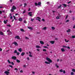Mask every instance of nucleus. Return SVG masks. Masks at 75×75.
I'll return each mask as SVG.
<instances>
[{"instance_id": "nucleus-1", "label": "nucleus", "mask_w": 75, "mask_h": 75, "mask_svg": "<svg viewBox=\"0 0 75 75\" xmlns=\"http://www.w3.org/2000/svg\"><path fill=\"white\" fill-rule=\"evenodd\" d=\"M46 60L47 61H48V62H49L51 63L52 62V60L50 59V58H48V57L46 58Z\"/></svg>"}, {"instance_id": "nucleus-2", "label": "nucleus", "mask_w": 75, "mask_h": 75, "mask_svg": "<svg viewBox=\"0 0 75 75\" xmlns=\"http://www.w3.org/2000/svg\"><path fill=\"white\" fill-rule=\"evenodd\" d=\"M15 38L16 39V38L18 40H20V36L18 35L16 36L15 37Z\"/></svg>"}, {"instance_id": "nucleus-3", "label": "nucleus", "mask_w": 75, "mask_h": 75, "mask_svg": "<svg viewBox=\"0 0 75 75\" xmlns=\"http://www.w3.org/2000/svg\"><path fill=\"white\" fill-rule=\"evenodd\" d=\"M12 59H13L14 60H16V59H17V57L14 56H12L11 57Z\"/></svg>"}, {"instance_id": "nucleus-4", "label": "nucleus", "mask_w": 75, "mask_h": 75, "mask_svg": "<svg viewBox=\"0 0 75 75\" xmlns=\"http://www.w3.org/2000/svg\"><path fill=\"white\" fill-rule=\"evenodd\" d=\"M4 73L5 74H6V75H8V74H10V72L8 71H5L4 72Z\"/></svg>"}, {"instance_id": "nucleus-5", "label": "nucleus", "mask_w": 75, "mask_h": 75, "mask_svg": "<svg viewBox=\"0 0 75 75\" xmlns=\"http://www.w3.org/2000/svg\"><path fill=\"white\" fill-rule=\"evenodd\" d=\"M12 8L14 10H16L17 8L14 5H13Z\"/></svg>"}, {"instance_id": "nucleus-6", "label": "nucleus", "mask_w": 75, "mask_h": 75, "mask_svg": "<svg viewBox=\"0 0 75 75\" xmlns=\"http://www.w3.org/2000/svg\"><path fill=\"white\" fill-rule=\"evenodd\" d=\"M13 44H14L16 46H18V44L17 42H14L13 43Z\"/></svg>"}, {"instance_id": "nucleus-7", "label": "nucleus", "mask_w": 75, "mask_h": 75, "mask_svg": "<svg viewBox=\"0 0 75 75\" xmlns=\"http://www.w3.org/2000/svg\"><path fill=\"white\" fill-rule=\"evenodd\" d=\"M28 15L30 16V17H32V12H29L28 13Z\"/></svg>"}, {"instance_id": "nucleus-8", "label": "nucleus", "mask_w": 75, "mask_h": 75, "mask_svg": "<svg viewBox=\"0 0 75 75\" xmlns=\"http://www.w3.org/2000/svg\"><path fill=\"white\" fill-rule=\"evenodd\" d=\"M50 42L52 44H54V42H55V41H51Z\"/></svg>"}, {"instance_id": "nucleus-9", "label": "nucleus", "mask_w": 75, "mask_h": 75, "mask_svg": "<svg viewBox=\"0 0 75 75\" xmlns=\"http://www.w3.org/2000/svg\"><path fill=\"white\" fill-rule=\"evenodd\" d=\"M67 33H70L71 32V29H69L68 30H67Z\"/></svg>"}, {"instance_id": "nucleus-10", "label": "nucleus", "mask_w": 75, "mask_h": 75, "mask_svg": "<svg viewBox=\"0 0 75 75\" xmlns=\"http://www.w3.org/2000/svg\"><path fill=\"white\" fill-rule=\"evenodd\" d=\"M25 54V53L24 52H23L21 54V55L22 56H24V55Z\"/></svg>"}, {"instance_id": "nucleus-11", "label": "nucleus", "mask_w": 75, "mask_h": 75, "mask_svg": "<svg viewBox=\"0 0 75 75\" xmlns=\"http://www.w3.org/2000/svg\"><path fill=\"white\" fill-rule=\"evenodd\" d=\"M18 50L19 52H21L22 51V49H21V48H20L18 49Z\"/></svg>"}, {"instance_id": "nucleus-12", "label": "nucleus", "mask_w": 75, "mask_h": 75, "mask_svg": "<svg viewBox=\"0 0 75 75\" xmlns=\"http://www.w3.org/2000/svg\"><path fill=\"white\" fill-rule=\"evenodd\" d=\"M45 64H50V62H49L47 61H45Z\"/></svg>"}, {"instance_id": "nucleus-13", "label": "nucleus", "mask_w": 75, "mask_h": 75, "mask_svg": "<svg viewBox=\"0 0 75 75\" xmlns=\"http://www.w3.org/2000/svg\"><path fill=\"white\" fill-rule=\"evenodd\" d=\"M0 35H4V33H3L2 32L0 31Z\"/></svg>"}, {"instance_id": "nucleus-14", "label": "nucleus", "mask_w": 75, "mask_h": 75, "mask_svg": "<svg viewBox=\"0 0 75 75\" xmlns=\"http://www.w3.org/2000/svg\"><path fill=\"white\" fill-rule=\"evenodd\" d=\"M16 62H18V63H20V61L19 60H18V59H17Z\"/></svg>"}, {"instance_id": "nucleus-15", "label": "nucleus", "mask_w": 75, "mask_h": 75, "mask_svg": "<svg viewBox=\"0 0 75 75\" xmlns=\"http://www.w3.org/2000/svg\"><path fill=\"white\" fill-rule=\"evenodd\" d=\"M62 5H63V6H64L65 7H67V4H62Z\"/></svg>"}, {"instance_id": "nucleus-16", "label": "nucleus", "mask_w": 75, "mask_h": 75, "mask_svg": "<svg viewBox=\"0 0 75 75\" xmlns=\"http://www.w3.org/2000/svg\"><path fill=\"white\" fill-rule=\"evenodd\" d=\"M40 44L42 45H43L44 44V42H43L42 41H40Z\"/></svg>"}, {"instance_id": "nucleus-17", "label": "nucleus", "mask_w": 75, "mask_h": 75, "mask_svg": "<svg viewBox=\"0 0 75 75\" xmlns=\"http://www.w3.org/2000/svg\"><path fill=\"white\" fill-rule=\"evenodd\" d=\"M20 30L21 31H22V32H24V31H25L24 30V29H22V28H21L20 29Z\"/></svg>"}, {"instance_id": "nucleus-18", "label": "nucleus", "mask_w": 75, "mask_h": 75, "mask_svg": "<svg viewBox=\"0 0 75 75\" xmlns=\"http://www.w3.org/2000/svg\"><path fill=\"white\" fill-rule=\"evenodd\" d=\"M62 7V5L60 4L59 6H58L57 7L58 8H61Z\"/></svg>"}, {"instance_id": "nucleus-19", "label": "nucleus", "mask_w": 75, "mask_h": 75, "mask_svg": "<svg viewBox=\"0 0 75 75\" xmlns=\"http://www.w3.org/2000/svg\"><path fill=\"white\" fill-rule=\"evenodd\" d=\"M65 41L66 42H69V40H67V39H64Z\"/></svg>"}, {"instance_id": "nucleus-20", "label": "nucleus", "mask_w": 75, "mask_h": 75, "mask_svg": "<svg viewBox=\"0 0 75 75\" xmlns=\"http://www.w3.org/2000/svg\"><path fill=\"white\" fill-rule=\"evenodd\" d=\"M23 20V19H22V18H20L19 19V21H21Z\"/></svg>"}, {"instance_id": "nucleus-21", "label": "nucleus", "mask_w": 75, "mask_h": 75, "mask_svg": "<svg viewBox=\"0 0 75 75\" xmlns=\"http://www.w3.org/2000/svg\"><path fill=\"white\" fill-rule=\"evenodd\" d=\"M28 28L29 29H30V30H33V28H32V27H28Z\"/></svg>"}, {"instance_id": "nucleus-22", "label": "nucleus", "mask_w": 75, "mask_h": 75, "mask_svg": "<svg viewBox=\"0 0 75 75\" xmlns=\"http://www.w3.org/2000/svg\"><path fill=\"white\" fill-rule=\"evenodd\" d=\"M42 30H47V27H44L43 28H42Z\"/></svg>"}, {"instance_id": "nucleus-23", "label": "nucleus", "mask_w": 75, "mask_h": 75, "mask_svg": "<svg viewBox=\"0 0 75 75\" xmlns=\"http://www.w3.org/2000/svg\"><path fill=\"white\" fill-rule=\"evenodd\" d=\"M41 4V3L40 2H38V6H40Z\"/></svg>"}, {"instance_id": "nucleus-24", "label": "nucleus", "mask_w": 75, "mask_h": 75, "mask_svg": "<svg viewBox=\"0 0 75 75\" xmlns=\"http://www.w3.org/2000/svg\"><path fill=\"white\" fill-rule=\"evenodd\" d=\"M61 50L62 52H64V51H65V50H64V48H62Z\"/></svg>"}, {"instance_id": "nucleus-25", "label": "nucleus", "mask_w": 75, "mask_h": 75, "mask_svg": "<svg viewBox=\"0 0 75 75\" xmlns=\"http://www.w3.org/2000/svg\"><path fill=\"white\" fill-rule=\"evenodd\" d=\"M36 48H40V46L38 45H36Z\"/></svg>"}, {"instance_id": "nucleus-26", "label": "nucleus", "mask_w": 75, "mask_h": 75, "mask_svg": "<svg viewBox=\"0 0 75 75\" xmlns=\"http://www.w3.org/2000/svg\"><path fill=\"white\" fill-rule=\"evenodd\" d=\"M13 53H16V54H17V50H15Z\"/></svg>"}, {"instance_id": "nucleus-27", "label": "nucleus", "mask_w": 75, "mask_h": 75, "mask_svg": "<svg viewBox=\"0 0 75 75\" xmlns=\"http://www.w3.org/2000/svg\"><path fill=\"white\" fill-rule=\"evenodd\" d=\"M55 66L57 68H59V66L57 65V64H56Z\"/></svg>"}, {"instance_id": "nucleus-28", "label": "nucleus", "mask_w": 75, "mask_h": 75, "mask_svg": "<svg viewBox=\"0 0 75 75\" xmlns=\"http://www.w3.org/2000/svg\"><path fill=\"white\" fill-rule=\"evenodd\" d=\"M52 29L53 30H55V28L54 27H52Z\"/></svg>"}, {"instance_id": "nucleus-29", "label": "nucleus", "mask_w": 75, "mask_h": 75, "mask_svg": "<svg viewBox=\"0 0 75 75\" xmlns=\"http://www.w3.org/2000/svg\"><path fill=\"white\" fill-rule=\"evenodd\" d=\"M35 5L36 6H38V4H37V3L36 2H35Z\"/></svg>"}, {"instance_id": "nucleus-30", "label": "nucleus", "mask_w": 75, "mask_h": 75, "mask_svg": "<svg viewBox=\"0 0 75 75\" xmlns=\"http://www.w3.org/2000/svg\"><path fill=\"white\" fill-rule=\"evenodd\" d=\"M56 18V19H59V17L58 16H57Z\"/></svg>"}, {"instance_id": "nucleus-31", "label": "nucleus", "mask_w": 75, "mask_h": 75, "mask_svg": "<svg viewBox=\"0 0 75 75\" xmlns=\"http://www.w3.org/2000/svg\"><path fill=\"white\" fill-rule=\"evenodd\" d=\"M59 71L60 72H63V70H62V69H61L59 70Z\"/></svg>"}, {"instance_id": "nucleus-32", "label": "nucleus", "mask_w": 75, "mask_h": 75, "mask_svg": "<svg viewBox=\"0 0 75 75\" xmlns=\"http://www.w3.org/2000/svg\"><path fill=\"white\" fill-rule=\"evenodd\" d=\"M4 24H7V22H6V21H4Z\"/></svg>"}, {"instance_id": "nucleus-33", "label": "nucleus", "mask_w": 75, "mask_h": 75, "mask_svg": "<svg viewBox=\"0 0 75 75\" xmlns=\"http://www.w3.org/2000/svg\"><path fill=\"white\" fill-rule=\"evenodd\" d=\"M34 20V19H32V18H31V21H33Z\"/></svg>"}, {"instance_id": "nucleus-34", "label": "nucleus", "mask_w": 75, "mask_h": 75, "mask_svg": "<svg viewBox=\"0 0 75 75\" xmlns=\"http://www.w3.org/2000/svg\"><path fill=\"white\" fill-rule=\"evenodd\" d=\"M11 64H12V65H14V62H11Z\"/></svg>"}, {"instance_id": "nucleus-35", "label": "nucleus", "mask_w": 75, "mask_h": 75, "mask_svg": "<svg viewBox=\"0 0 75 75\" xmlns=\"http://www.w3.org/2000/svg\"><path fill=\"white\" fill-rule=\"evenodd\" d=\"M8 63H9V64H11V62L10 61V60H8Z\"/></svg>"}, {"instance_id": "nucleus-36", "label": "nucleus", "mask_w": 75, "mask_h": 75, "mask_svg": "<svg viewBox=\"0 0 75 75\" xmlns=\"http://www.w3.org/2000/svg\"><path fill=\"white\" fill-rule=\"evenodd\" d=\"M11 12H14V10L12 8L11 9Z\"/></svg>"}, {"instance_id": "nucleus-37", "label": "nucleus", "mask_w": 75, "mask_h": 75, "mask_svg": "<svg viewBox=\"0 0 75 75\" xmlns=\"http://www.w3.org/2000/svg\"><path fill=\"white\" fill-rule=\"evenodd\" d=\"M72 71H73V72H75V69H72Z\"/></svg>"}, {"instance_id": "nucleus-38", "label": "nucleus", "mask_w": 75, "mask_h": 75, "mask_svg": "<svg viewBox=\"0 0 75 75\" xmlns=\"http://www.w3.org/2000/svg\"><path fill=\"white\" fill-rule=\"evenodd\" d=\"M9 67H11V68H13V67L11 65H9Z\"/></svg>"}, {"instance_id": "nucleus-39", "label": "nucleus", "mask_w": 75, "mask_h": 75, "mask_svg": "<svg viewBox=\"0 0 75 75\" xmlns=\"http://www.w3.org/2000/svg\"><path fill=\"white\" fill-rule=\"evenodd\" d=\"M24 7H25L27 6V4L25 3L24 4Z\"/></svg>"}, {"instance_id": "nucleus-40", "label": "nucleus", "mask_w": 75, "mask_h": 75, "mask_svg": "<svg viewBox=\"0 0 75 75\" xmlns=\"http://www.w3.org/2000/svg\"><path fill=\"white\" fill-rule=\"evenodd\" d=\"M10 30H8L7 31V33H9V32H10Z\"/></svg>"}, {"instance_id": "nucleus-41", "label": "nucleus", "mask_w": 75, "mask_h": 75, "mask_svg": "<svg viewBox=\"0 0 75 75\" xmlns=\"http://www.w3.org/2000/svg\"><path fill=\"white\" fill-rule=\"evenodd\" d=\"M72 38H75V35H73V36H72Z\"/></svg>"}, {"instance_id": "nucleus-42", "label": "nucleus", "mask_w": 75, "mask_h": 75, "mask_svg": "<svg viewBox=\"0 0 75 75\" xmlns=\"http://www.w3.org/2000/svg\"><path fill=\"white\" fill-rule=\"evenodd\" d=\"M16 53H17V55H19V54H20V53L18 52H17Z\"/></svg>"}, {"instance_id": "nucleus-43", "label": "nucleus", "mask_w": 75, "mask_h": 75, "mask_svg": "<svg viewBox=\"0 0 75 75\" xmlns=\"http://www.w3.org/2000/svg\"><path fill=\"white\" fill-rule=\"evenodd\" d=\"M43 51H45V52H46V51H47V50H46V49H43Z\"/></svg>"}, {"instance_id": "nucleus-44", "label": "nucleus", "mask_w": 75, "mask_h": 75, "mask_svg": "<svg viewBox=\"0 0 75 75\" xmlns=\"http://www.w3.org/2000/svg\"><path fill=\"white\" fill-rule=\"evenodd\" d=\"M74 72H71V75H74Z\"/></svg>"}, {"instance_id": "nucleus-45", "label": "nucleus", "mask_w": 75, "mask_h": 75, "mask_svg": "<svg viewBox=\"0 0 75 75\" xmlns=\"http://www.w3.org/2000/svg\"><path fill=\"white\" fill-rule=\"evenodd\" d=\"M13 17L14 19V20H16V16H14L13 15Z\"/></svg>"}, {"instance_id": "nucleus-46", "label": "nucleus", "mask_w": 75, "mask_h": 75, "mask_svg": "<svg viewBox=\"0 0 75 75\" xmlns=\"http://www.w3.org/2000/svg\"><path fill=\"white\" fill-rule=\"evenodd\" d=\"M7 26H8V27H11V25H10V24H8V25H7Z\"/></svg>"}, {"instance_id": "nucleus-47", "label": "nucleus", "mask_w": 75, "mask_h": 75, "mask_svg": "<svg viewBox=\"0 0 75 75\" xmlns=\"http://www.w3.org/2000/svg\"><path fill=\"white\" fill-rule=\"evenodd\" d=\"M36 20H38L40 22L41 21L40 19H36Z\"/></svg>"}, {"instance_id": "nucleus-48", "label": "nucleus", "mask_w": 75, "mask_h": 75, "mask_svg": "<svg viewBox=\"0 0 75 75\" xmlns=\"http://www.w3.org/2000/svg\"><path fill=\"white\" fill-rule=\"evenodd\" d=\"M72 20H73V21H74V20H75V18H74V16H73L72 18Z\"/></svg>"}, {"instance_id": "nucleus-49", "label": "nucleus", "mask_w": 75, "mask_h": 75, "mask_svg": "<svg viewBox=\"0 0 75 75\" xmlns=\"http://www.w3.org/2000/svg\"><path fill=\"white\" fill-rule=\"evenodd\" d=\"M9 1L10 3H12L13 2V0H9Z\"/></svg>"}, {"instance_id": "nucleus-50", "label": "nucleus", "mask_w": 75, "mask_h": 75, "mask_svg": "<svg viewBox=\"0 0 75 75\" xmlns=\"http://www.w3.org/2000/svg\"><path fill=\"white\" fill-rule=\"evenodd\" d=\"M69 20H67L66 21V23H68V22H69Z\"/></svg>"}, {"instance_id": "nucleus-51", "label": "nucleus", "mask_w": 75, "mask_h": 75, "mask_svg": "<svg viewBox=\"0 0 75 75\" xmlns=\"http://www.w3.org/2000/svg\"><path fill=\"white\" fill-rule=\"evenodd\" d=\"M16 71H18V69H17L16 68H15L14 69Z\"/></svg>"}, {"instance_id": "nucleus-52", "label": "nucleus", "mask_w": 75, "mask_h": 75, "mask_svg": "<svg viewBox=\"0 0 75 75\" xmlns=\"http://www.w3.org/2000/svg\"><path fill=\"white\" fill-rule=\"evenodd\" d=\"M27 59L28 60V61H29L30 60V58H29V57H28L27 58Z\"/></svg>"}, {"instance_id": "nucleus-53", "label": "nucleus", "mask_w": 75, "mask_h": 75, "mask_svg": "<svg viewBox=\"0 0 75 75\" xmlns=\"http://www.w3.org/2000/svg\"><path fill=\"white\" fill-rule=\"evenodd\" d=\"M37 18H38V19H39V20L41 19V18L40 17H37Z\"/></svg>"}, {"instance_id": "nucleus-54", "label": "nucleus", "mask_w": 75, "mask_h": 75, "mask_svg": "<svg viewBox=\"0 0 75 75\" xmlns=\"http://www.w3.org/2000/svg\"><path fill=\"white\" fill-rule=\"evenodd\" d=\"M63 47H64V48H67V46H63Z\"/></svg>"}, {"instance_id": "nucleus-55", "label": "nucleus", "mask_w": 75, "mask_h": 75, "mask_svg": "<svg viewBox=\"0 0 75 75\" xmlns=\"http://www.w3.org/2000/svg\"><path fill=\"white\" fill-rule=\"evenodd\" d=\"M20 72L22 73L23 72V71L22 70H21L20 71Z\"/></svg>"}, {"instance_id": "nucleus-56", "label": "nucleus", "mask_w": 75, "mask_h": 75, "mask_svg": "<svg viewBox=\"0 0 75 75\" xmlns=\"http://www.w3.org/2000/svg\"><path fill=\"white\" fill-rule=\"evenodd\" d=\"M29 57H33V56L31 54H30L29 55Z\"/></svg>"}, {"instance_id": "nucleus-57", "label": "nucleus", "mask_w": 75, "mask_h": 75, "mask_svg": "<svg viewBox=\"0 0 75 75\" xmlns=\"http://www.w3.org/2000/svg\"><path fill=\"white\" fill-rule=\"evenodd\" d=\"M32 73L33 74H35V72L34 71H32Z\"/></svg>"}, {"instance_id": "nucleus-58", "label": "nucleus", "mask_w": 75, "mask_h": 75, "mask_svg": "<svg viewBox=\"0 0 75 75\" xmlns=\"http://www.w3.org/2000/svg\"><path fill=\"white\" fill-rule=\"evenodd\" d=\"M63 73L64 74H65V73H66V72H65V70H64L63 71Z\"/></svg>"}, {"instance_id": "nucleus-59", "label": "nucleus", "mask_w": 75, "mask_h": 75, "mask_svg": "<svg viewBox=\"0 0 75 75\" xmlns=\"http://www.w3.org/2000/svg\"><path fill=\"white\" fill-rule=\"evenodd\" d=\"M42 21H45V20H44V19H42Z\"/></svg>"}, {"instance_id": "nucleus-60", "label": "nucleus", "mask_w": 75, "mask_h": 75, "mask_svg": "<svg viewBox=\"0 0 75 75\" xmlns=\"http://www.w3.org/2000/svg\"><path fill=\"white\" fill-rule=\"evenodd\" d=\"M71 3V1H70L69 2H68V4H69L70 3Z\"/></svg>"}, {"instance_id": "nucleus-61", "label": "nucleus", "mask_w": 75, "mask_h": 75, "mask_svg": "<svg viewBox=\"0 0 75 75\" xmlns=\"http://www.w3.org/2000/svg\"><path fill=\"white\" fill-rule=\"evenodd\" d=\"M9 33L10 34H12V32H10H10Z\"/></svg>"}, {"instance_id": "nucleus-62", "label": "nucleus", "mask_w": 75, "mask_h": 75, "mask_svg": "<svg viewBox=\"0 0 75 75\" xmlns=\"http://www.w3.org/2000/svg\"><path fill=\"white\" fill-rule=\"evenodd\" d=\"M25 13V10L23 12V14H24V13Z\"/></svg>"}, {"instance_id": "nucleus-63", "label": "nucleus", "mask_w": 75, "mask_h": 75, "mask_svg": "<svg viewBox=\"0 0 75 75\" xmlns=\"http://www.w3.org/2000/svg\"><path fill=\"white\" fill-rule=\"evenodd\" d=\"M23 67H24V68H25V67H26V65H23Z\"/></svg>"}, {"instance_id": "nucleus-64", "label": "nucleus", "mask_w": 75, "mask_h": 75, "mask_svg": "<svg viewBox=\"0 0 75 75\" xmlns=\"http://www.w3.org/2000/svg\"><path fill=\"white\" fill-rule=\"evenodd\" d=\"M24 23H25V24H26V21H24Z\"/></svg>"}]
</instances>
